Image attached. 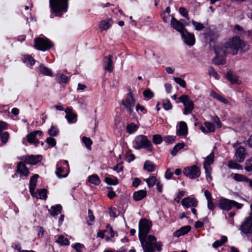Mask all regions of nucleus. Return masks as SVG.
Instances as JSON below:
<instances>
[{
    "label": "nucleus",
    "mask_w": 252,
    "mask_h": 252,
    "mask_svg": "<svg viewBox=\"0 0 252 252\" xmlns=\"http://www.w3.org/2000/svg\"><path fill=\"white\" fill-rule=\"evenodd\" d=\"M249 49L248 45L239 36H234L228 38L223 44L218 46L217 51L220 55H236L239 51L245 52Z\"/></svg>",
    "instance_id": "nucleus-1"
},
{
    "label": "nucleus",
    "mask_w": 252,
    "mask_h": 252,
    "mask_svg": "<svg viewBox=\"0 0 252 252\" xmlns=\"http://www.w3.org/2000/svg\"><path fill=\"white\" fill-rule=\"evenodd\" d=\"M49 4L51 11L56 16L61 17L67 11L68 0H50Z\"/></svg>",
    "instance_id": "nucleus-2"
},
{
    "label": "nucleus",
    "mask_w": 252,
    "mask_h": 252,
    "mask_svg": "<svg viewBox=\"0 0 252 252\" xmlns=\"http://www.w3.org/2000/svg\"><path fill=\"white\" fill-rule=\"evenodd\" d=\"M132 146L135 149L139 150L143 148L149 152H152L153 150L151 141L148 139L146 136L142 134L135 137L132 142Z\"/></svg>",
    "instance_id": "nucleus-3"
},
{
    "label": "nucleus",
    "mask_w": 252,
    "mask_h": 252,
    "mask_svg": "<svg viewBox=\"0 0 252 252\" xmlns=\"http://www.w3.org/2000/svg\"><path fill=\"white\" fill-rule=\"evenodd\" d=\"M141 242L144 252H156L154 246L157 239L153 235H147L146 237L139 238Z\"/></svg>",
    "instance_id": "nucleus-4"
},
{
    "label": "nucleus",
    "mask_w": 252,
    "mask_h": 252,
    "mask_svg": "<svg viewBox=\"0 0 252 252\" xmlns=\"http://www.w3.org/2000/svg\"><path fill=\"white\" fill-rule=\"evenodd\" d=\"M203 35L206 42L210 45L214 44L219 36L218 31L213 26H209L205 28Z\"/></svg>",
    "instance_id": "nucleus-5"
},
{
    "label": "nucleus",
    "mask_w": 252,
    "mask_h": 252,
    "mask_svg": "<svg viewBox=\"0 0 252 252\" xmlns=\"http://www.w3.org/2000/svg\"><path fill=\"white\" fill-rule=\"evenodd\" d=\"M53 46L52 42L48 38L37 37L34 39V47L40 51H45Z\"/></svg>",
    "instance_id": "nucleus-6"
},
{
    "label": "nucleus",
    "mask_w": 252,
    "mask_h": 252,
    "mask_svg": "<svg viewBox=\"0 0 252 252\" xmlns=\"http://www.w3.org/2000/svg\"><path fill=\"white\" fill-rule=\"evenodd\" d=\"M152 226V223L146 219H142L139 222V238L146 237Z\"/></svg>",
    "instance_id": "nucleus-7"
},
{
    "label": "nucleus",
    "mask_w": 252,
    "mask_h": 252,
    "mask_svg": "<svg viewBox=\"0 0 252 252\" xmlns=\"http://www.w3.org/2000/svg\"><path fill=\"white\" fill-rule=\"evenodd\" d=\"M181 102L185 106L183 113L184 115H188L192 112L194 108L193 101L186 94L182 95L178 98L177 103Z\"/></svg>",
    "instance_id": "nucleus-8"
},
{
    "label": "nucleus",
    "mask_w": 252,
    "mask_h": 252,
    "mask_svg": "<svg viewBox=\"0 0 252 252\" xmlns=\"http://www.w3.org/2000/svg\"><path fill=\"white\" fill-rule=\"evenodd\" d=\"M243 206V204L239 203L235 201L225 198H221L219 204L220 208L225 210H229L233 207H235L237 209H241Z\"/></svg>",
    "instance_id": "nucleus-9"
},
{
    "label": "nucleus",
    "mask_w": 252,
    "mask_h": 252,
    "mask_svg": "<svg viewBox=\"0 0 252 252\" xmlns=\"http://www.w3.org/2000/svg\"><path fill=\"white\" fill-rule=\"evenodd\" d=\"M135 100L133 97L131 92L128 93L125 99L122 101V104L125 106L129 114L132 115L133 112V107L135 105Z\"/></svg>",
    "instance_id": "nucleus-10"
},
{
    "label": "nucleus",
    "mask_w": 252,
    "mask_h": 252,
    "mask_svg": "<svg viewBox=\"0 0 252 252\" xmlns=\"http://www.w3.org/2000/svg\"><path fill=\"white\" fill-rule=\"evenodd\" d=\"M184 174L190 179H195L199 177L200 171L198 167L194 165L186 167L183 170Z\"/></svg>",
    "instance_id": "nucleus-11"
},
{
    "label": "nucleus",
    "mask_w": 252,
    "mask_h": 252,
    "mask_svg": "<svg viewBox=\"0 0 252 252\" xmlns=\"http://www.w3.org/2000/svg\"><path fill=\"white\" fill-rule=\"evenodd\" d=\"M181 34L183 41L185 44L190 46H192L194 44L195 39L193 33L189 32L186 29Z\"/></svg>",
    "instance_id": "nucleus-12"
},
{
    "label": "nucleus",
    "mask_w": 252,
    "mask_h": 252,
    "mask_svg": "<svg viewBox=\"0 0 252 252\" xmlns=\"http://www.w3.org/2000/svg\"><path fill=\"white\" fill-rule=\"evenodd\" d=\"M20 159L27 164H35L41 160L42 156L41 155L23 156Z\"/></svg>",
    "instance_id": "nucleus-13"
},
{
    "label": "nucleus",
    "mask_w": 252,
    "mask_h": 252,
    "mask_svg": "<svg viewBox=\"0 0 252 252\" xmlns=\"http://www.w3.org/2000/svg\"><path fill=\"white\" fill-rule=\"evenodd\" d=\"M241 231L243 233H252V214L241 225Z\"/></svg>",
    "instance_id": "nucleus-14"
},
{
    "label": "nucleus",
    "mask_w": 252,
    "mask_h": 252,
    "mask_svg": "<svg viewBox=\"0 0 252 252\" xmlns=\"http://www.w3.org/2000/svg\"><path fill=\"white\" fill-rule=\"evenodd\" d=\"M181 204L187 208L190 207H196L197 205L198 201L193 196H190L184 198L182 200Z\"/></svg>",
    "instance_id": "nucleus-15"
},
{
    "label": "nucleus",
    "mask_w": 252,
    "mask_h": 252,
    "mask_svg": "<svg viewBox=\"0 0 252 252\" xmlns=\"http://www.w3.org/2000/svg\"><path fill=\"white\" fill-rule=\"evenodd\" d=\"M247 154L246 149L243 146L239 147L236 150L235 155V159L239 162H243Z\"/></svg>",
    "instance_id": "nucleus-16"
},
{
    "label": "nucleus",
    "mask_w": 252,
    "mask_h": 252,
    "mask_svg": "<svg viewBox=\"0 0 252 252\" xmlns=\"http://www.w3.org/2000/svg\"><path fill=\"white\" fill-rule=\"evenodd\" d=\"M171 25L174 29L182 33L186 29L185 25L180 21L177 20L175 17H172L171 21Z\"/></svg>",
    "instance_id": "nucleus-17"
},
{
    "label": "nucleus",
    "mask_w": 252,
    "mask_h": 252,
    "mask_svg": "<svg viewBox=\"0 0 252 252\" xmlns=\"http://www.w3.org/2000/svg\"><path fill=\"white\" fill-rule=\"evenodd\" d=\"M17 172L20 174V177L21 178H23V177L26 178L30 173V172L26 167L25 164L22 162H19L17 166Z\"/></svg>",
    "instance_id": "nucleus-18"
},
{
    "label": "nucleus",
    "mask_w": 252,
    "mask_h": 252,
    "mask_svg": "<svg viewBox=\"0 0 252 252\" xmlns=\"http://www.w3.org/2000/svg\"><path fill=\"white\" fill-rule=\"evenodd\" d=\"M218 49V46L215 48V52L216 54V57L214 58L212 62L213 63L220 65V64H224L226 63V61L225 60V58L227 56V55H220L218 53L217 50Z\"/></svg>",
    "instance_id": "nucleus-19"
},
{
    "label": "nucleus",
    "mask_w": 252,
    "mask_h": 252,
    "mask_svg": "<svg viewBox=\"0 0 252 252\" xmlns=\"http://www.w3.org/2000/svg\"><path fill=\"white\" fill-rule=\"evenodd\" d=\"M65 118L69 123H74L77 121V114L73 113L71 109L67 107L65 109Z\"/></svg>",
    "instance_id": "nucleus-20"
},
{
    "label": "nucleus",
    "mask_w": 252,
    "mask_h": 252,
    "mask_svg": "<svg viewBox=\"0 0 252 252\" xmlns=\"http://www.w3.org/2000/svg\"><path fill=\"white\" fill-rule=\"evenodd\" d=\"M104 69L107 70L109 72H112L113 70V56L109 55L105 57L104 59Z\"/></svg>",
    "instance_id": "nucleus-21"
},
{
    "label": "nucleus",
    "mask_w": 252,
    "mask_h": 252,
    "mask_svg": "<svg viewBox=\"0 0 252 252\" xmlns=\"http://www.w3.org/2000/svg\"><path fill=\"white\" fill-rule=\"evenodd\" d=\"M39 177V175L37 174H34L31 177L30 181V187L29 189L30 193L32 196L34 195V190L36 186L37 179Z\"/></svg>",
    "instance_id": "nucleus-22"
},
{
    "label": "nucleus",
    "mask_w": 252,
    "mask_h": 252,
    "mask_svg": "<svg viewBox=\"0 0 252 252\" xmlns=\"http://www.w3.org/2000/svg\"><path fill=\"white\" fill-rule=\"evenodd\" d=\"M188 134V126L187 124L183 121L179 123V128L177 130V134L179 136H184Z\"/></svg>",
    "instance_id": "nucleus-23"
},
{
    "label": "nucleus",
    "mask_w": 252,
    "mask_h": 252,
    "mask_svg": "<svg viewBox=\"0 0 252 252\" xmlns=\"http://www.w3.org/2000/svg\"><path fill=\"white\" fill-rule=\"evenodd\" d=\"M191 229L189 225H186L182 227L179 230L174 232L173 235L175 237H179L181 236L187 234Z\"/></svg>",
    "instance_id": "nucleus-24"
},
{
    "label": "nucleus",
    "mask_w": 252,
    "mask_h": 252,
    "mask_svg": "<svg viewBox=\"0 0 252 252\" xmlns=\"http://www.w3.org/2000/svg\"><path fill=\"white\" fill-rule=\"evenodd\" d=\"M147 195V191L145 190L141 189L135 191L133 194V198L136 201L141 200Z\"/></svg>",
    "instance_id": "nucleus-25"
},
{
    "label": "nucleus",
    "mask_w": 252,
    "mask_h": 252,
    "mask_svg": "<svg viewBox=\"0 0 252 252\" xmlns=\"http://www.w3.org/2000/svg\"><path fill=\"white\" fill-rule=\"evenodd\" d=\"M62 210V205L60 204H57L55 206H52L50 209H49V212L52 217H55L61 213Z\"/></svg>",
    "instance_id": "nucleus-26"
},
{
    "label": "nucleus",
    "mask_w": 252,
    "mask_h": 252,
    "mask_svg": "<svg viewBox=\"0 0 252 252\" xmlns=\"http://www.w3.org/2000/svg\"><path fill=\"white\" fill-rule=\"evenodd\" d=\"M63 169L61 165V161L58 162L56 165V171L55 172L56 175L59 178L66 177L67 174H62V173H63Z\"/></svg>",
    "instance_id": "nucleus-27"
},
{
    "label": "nucleus",
    "mask_w": 252,
    "mask_h": 252,
    "mask_svg": "<svg viewBox=\"0 0 252 252\" xmlns=\"http://www.w3.org/2000/svg\"><path fill=\"white\" fill-rule=\"evenodd\" d=\"M27 141L31 144H33L35 146H37L39 141L36 139V135L33 132L28 134L27 136Z\"/></svg>",
    "instance_id": "nucleus-28"
},
{
    "label": "nucleus",
    "mask_w": 252,
    "mask_h": 252,
    "mask_svg": "<svg viewBox=\"0 0 252 252\" xmlns=\"http://www.w3.org/2000/svg\"><path fill=\"white\" fill-rule=\"evenodd\" d=\"M39 71L44 75L52 76L53 73L51 69L45 66L43 64H40L39 66Z\"/></svg>",
    "instance_id": "nucleus-29"
},
{
    "label": "nucleus",
    "mask_w": 252,
    "mask_h": 252,
    "mask_svg": "<svg viewBox=\"0 0 252 252\" xmlns=\"http://www.w3.org/2000/svg\"><path fill=\"white\" fill-rule=\"evenodd\" d=\"M112 24V20L110 19L102 21L99 24V28L103 30H106L110 28Z\"/></svg>",
    "instance_id": "nucleus-30"
},
{
    "label": "nucleus",
    "mask_w": 252,
    "mask_h": 252,
    "mask_svg": "<svg viewBox=\"0 0 252 252\" xmlns=\"http://www.w3.org/2000/svg\"><path fill=\"white\" fill-rule=\"evenodd\" d=\"M56 79L59 84L66 83L69 80L68 77L61 73H58L56 75Z\"/></svg>",
    "instance_id": "nucleus-31"
},
{
    "label": "nucleus",
    "mask_w": 252,
    "mask_h": 252,
    "mask_svg": "<svg viewBox=\"0 0 252 252\" xmlns=\"http://www.w3.org/2000/svg\"><path fill=\"white\" fill-rule=\"evenodd\" d=\"M88 181L95 186L99 185L100 183V180L98 176L96 174L90 175L88 178Z\"/></svg>",
    "instance_id": "nucleus-32"
},
{
    "label": "nucleus",
    "mask_w": 252,
    "mask_h": 252,
    "mask_svg": "<svg viewBox=\"0 0 252 252\" xmlns=\"http://www.w3.org/2000/svg\"><path fill=\"white\" fill-rule=\"evenodd\" d=\"M210 95L212 96L213 98L219 100L220 101L224 104H228L229 103V101L227 99H226L223 96H221L220 95L217 94L216 92L214 91L211 92Z\"/></svg>",
    "instance_id": "nucleus-33"
},
{
    "label": "nucleus",
    "mask_w": 252,
    "mask_h": 252,
    "mask_svg": "<svg viewBox=\"0 0 252 252\" xmlns=\"http://www.w3.org/2000/svg\"><path fill=\"white\" fill-rule=\"evenodd\" d=\"M55 242L61 246H67L69 245V241L68 239L65 238L63 235L59 236Z\"/></svg>",
    "instance_id": "nucleus-34"
},
{
    "label": "nucleus",
    "mask_w": 252,
    "mask_h": 252,
    "mask_svg": "<svg viewBox=\"0 0 252 252\" xmlns=\"http://www.w3.org/2000/svg\"><path fill=\"white\" fill-rule=\"evenodd\" d=\"M144 169L148 172H153L155 170V165L151 161L147 160L144 163Z\"/></svg>",
    "instance_id": "nucleus-35"
},
{
    "label": "nucleus",
    "mask_w": 252,
    "mask_h": 252,
    "mask_svg": "<svg viewBox=\"0 0 252 252\" xmlns=\"http://www.w3.org/2000/svg\"><path fill=\"white\" fill-rule=\"evenodd\" d=\"M214 153L211 152V154L205 158L203 165H210L214 161Z\"/></svg>",
    "instance_id": "nucleus-36"
},
{
    "label": "nucleus",
    "mask_w": 252,
    "mask_h": 252,
    "mask_svg": "<svg viewBox=\"0 0 252 252\" xmlns=\"http://www.w3.org/2000/svg\"><path fill=\"white\" fill-rule=\"evenodd\" d=\"M226 77L227 79L232 83H236L238 81L237 76L231 71L227 72Z\"/></svg>",
    "instance_id": "nucleus-37"
},
{
    "label": "nucleus",
    "mask_w": 252,
    "mask_h": 252,
    "mask_svg": "<svg viewBox=\"0 0 252 252\" xmlns=\"http://www.w3.org/2000/svg\"><path fill=\"white\" fill-rule=\"evenodd\" d=\"M185 146L184 143H179L175 145L173 150L171 152V154L173 156L176 155L178 152L183 149Z\"/></svg>",
    "instance_id": "nucleus-38"
},
{
    "label": "nucleus",
    "mask_w": 252,
    "mask_h": 252,
    "mask_svg": "<svg viewBox=\"0 0 252 252\" xmlns=\"http://www.w3.org/2000/svg\"><path fill=\"white\" fill-rule=\"evenodd\" d=\"M126 131L129 134H132L135 132L138 128V126L134 123H131L126 126Z\"/></svg>",
    "instance_id": "nucleus-39"
},
{
    "label": "nucleus",
    "mask_w": 252,
    "mask_h": 252,
    "mask_svg": "<svg viewBox=\"0 0 252 252\" xmlns=\"http://www.w3.org/2000/svg\"><path fill=\"white\" fill-rule=\"evenodd\" d=\"M145 180L147 182L149 188L153 187L155 185L157 181L156 178L154 176L150 177L149 178L145 179Z\"/></svg>",
    "instance_id": "nucleus-40"
},
{
    "label": "nucleus",
    "mask_w": 252,
    "mask_h": 252,
    "mask_svg": "<svg viewBox=\"0 0 252 252\" xmlns=\"http://www.w3.org/2000/svg\"><path fill=\"white\" fill-rule=\"evenodd\" d=\"M191 23L194 27L195 29L197 31H200L204 29H205V28L203 24L196 22L194 20L191 21Z\"/></svg>",
    "instance_id": "nucleus-41"
},
{
    "label": "nucleus",
    "mask_w": 252,
    "mask_h": 252,
    "mask_svg": "<svg viewBox=\"0 0 252 252\" xmlns=\"http://www.w3.org/2000/svg\"><path fill=\"white\" fill-rule=\"evenodd\" d=\"M82 141L85 144L86 148L88 149H91V145L92 144L93 142L90 138L84 136L82 138Z\"/></svg>",
    "instance_id": "nucleus-42"
},
{
    "label": "nucleus",
    "mask_w": 252,
    "mask_h": 252,
    "mask_svg": "<svg viewBox=\"0 0 252 252\" xmlns=\"http://www.w3.org/2000/svg\"><path fill=\"white\" fill-rule=\"evenodd\" d=\"M228 166L230 168L236 169H242V167L239 164L230 160L228 163Z\"/></svg>",
    "instance_id": "nucleus-43"
},
{
    "label": "nucleus",
    "mask_w": 252,
    "mask_h": 252,
    "mask_svg": "<svg viewBox=\"0 0 252 252\" xmlns=\"http://www.w3.org/2000/svg\"><path fill=\"white\" fill-rule=\"evenodd\" d=\"M48 133L51 136H56L59 133V130L55 126H52L48 130Z\"/></svg>",
    "instance_id": "nucleus-44"
},
{
    "label": "nucleus",
    "mask_w": 252,
    "mask_h": 252,
    "mask_svg": "<svg viewBox=\"0 0 252 252\" xmlns=\"http://www.w3.org/2000/svg\"><path fill=\"white\" fill-rule=\"evenodd\" d=\"M24 62L29 63L31 66L34 65L35 63V60L31 56L27 55L24 57Z\"/></svg>",
    "instance_id": "nucleus-45"
},
{
    "label": "nucleus",
    "mask_w": 252,
    "mask_h": 252,
    "mask_svg": "<svg viewBox=\"0 0 252 252\" xmlns=\"http://www.w3.org/2000/svg\"><path fill=\"white\" fill-rule=\"evenodd\" d=\"M208 73L210 76H212L216 79H219L220 75L217 73V72L213 67H210L208 70Z\"/></svg>",
    "instance_id": "nucleus-46"
},
{
    "label": "nucleus",
    "mask_w": 252,
    "mask_h": 252,
    "mask_svg": "<svg viewBox=\"0 0 252 252\" xmlns=\"http://www.w3.org/2000/svg\"><path fill=\"white\" fill-rule=\"evenodd\" d=\"M245 169L248 172L252 171V157L246 160Z\"/></svg>",
    "instance_id": "nucleus-47"
},
{
    "label": "nucleus",
    "mask_w": 252,
    "mask_h": 252,
    "mask_svg": "<svg viewBox=\"0 0 252 252\" xmlns=\"http://www.w3.org/2000/svg\"><path fill=\"white\" fill-rule=\"evenodd\" d=\"M39 195V198L41 199L45 200L47 198V190L43 189L37 190Z\"/></svg>",
    "instance_id": "nucleus-48"
},
{
    "label": "nucleus",
    "mask_w": 252,
    "mask_h": 252,
    "mask_svg": "<svg viewBox=\"0 0 252 252\" xmlns=\"http://www.w3.org/2000/svg\"><path fill=\"white\" fill-rule=\"evenodd\" d=\"M162 141V138L161 135L155 134L153 136V142L155 144H159Z\"/></svg>",
    "instance_id": "nucleus-49"
},
{
    "label": "nucleus",
    "mask_w": 252,
    "mask_h": 252,
    "mask_svg": "<svg viewBox=\"0 0 252 252\" xmlns=\"http://www.w3.org/2000/svg\"><path fill=\"white\" fill-rule=\"evenodd\" d=\"M233 179L238 182H245V180H247V177L243 175L235 174L233 177Z\"/></svg>",
    "instance_id": "nucleus-50"
},
{
    "label": "nucleus",
    "mask_w": 252,
    "mask_h": 252,
    "mask_svg": "<svg viewBox=\"0 0 252 252\" xmlns=\"http://www.w3.org/2000/svg\"><path fill=\"white\" fill-rule=\"evenodd\" d=\"M9 133L8 132H4L0 134V138L1 139V142L3 144H5L9 138Z\"/></svg>",
    "instance_id": "nucleus-51"
},
{
    "label": "nucleus",
    "mask_w": 252,
    "mask_h": 252,
    "mask_svg": "<svg viewBox=\"0 0 252 252\" xmlns=\"http://www.w3.org/2000/svg\"><path fill=\"white\" fill-rule=\"evenodd\" d=\"M143 95L148 99H151L154 96L153 92L152 91H151L149 89L145 90L143 92Z\"/></svg>",
    "instance_id": "nucleus-52"
},
{
    "label": "nucleus",
    "mask_w": 252,
    "mask_h": 252,
    "mask_svg": "<svg viewBox=\"0 0 252 252\" xmlns=\"http://www.w3.org/2000/svg\"><path fill=\"white\" fill-rule=\"evenodd\" d=\"M105 181L108 185H116L118 184V180L117 178L112 179L109 177H106L105 178Z\"/></svg>",
    "instance_id": "nucleus-53"
},
{
    "label": "nucleus",
    "mask_w": 252,
    "mask_h": 252,
    "mask_svg": "<svg viewBox=\"0 0 252 252\" xmlns=\"http://www.w3.org/2000/svg\"><path fill=\"white\" fill-rule=\"evenodd\" d=\"M174 80L175 82L183 88H185L186 86V83L184 80L179 77H174Z\"/></svg>",
    "instance_id": "nucleus-54"
},
{
    "label": "nucleus",
    "mask_w": 252,
    "mask_h": 252,
    "mask_svg": "<svg viewBox=\"0 0 252 252\" xmlns=\"http://www.w3.org/2000/svg\"><path fill=\"white\" fill-rule=\"evenodd\" d=\"M204 125L205 127L207 128V130L209 132L215 131V128L213 124L210 122H206L204 123Z\"/></svg>",
    "instance_id": "nucleus-55"
},
{
    "label": "nucleus",
    "mask_w": 252,
    "mask_h": 252,
    "mask_svg": "<svg viewBox=\"0 0 252 252\" xmlns=\"http://www.w3.org/2000/svg\"><path fill=\"white\" fill-rule=\"evenodd\" d=\"M163 106L166 110H170L172 108V105L169 99H165L163 101Z\"/></svg>",
    "instance_id": "nucleus-56"
},
{
    "label": "nucleus",
    "mask_w": 252,
    "mask_h": 252,
    "mask_svg": "<svg viewBox=\"0 0 252 252\" xmlns=\"http://www.w3.org/2000/svg\"><path fill=\"white\" fill-rule=\"evenodd\" d=\"M179 11L180 14L183 17L186 18L188 20L189 19L188 16V11L186 8L184 7H180L179 9Z\"/></svg>",
    "instance_id": "nucleus-57"
},
{
    "label": "nucleus",
    "mask_w": 252,
    "mask_h": 252,
    "mask_svg": "<svg viewBox=\"0 0 252 252\" xmlns=\"http://www.w3.org/2000/svg\"><path fill=\"white\" fill-rule=\"evenodd\" d=\"M203 167L205 171L206 177L212 179V177L211 176V168L210 167V165H203Z\"/></svg>",
    "instance_id": "nucleus-58"
},
{
    "label": "nucleus",
    "mask_w": 252,
    "mask_h": 252,
    "mask_svg": "<svg viewBox=\"0 0 252 252\" xmlns=\"http://www.w3.org/2000/svg\"><path fill=\"white\" fill-rule=\"evenodd\" d=\"M76 252H82V249L84 248L83 245L80 243H76L72 246Z\"/></svg>",
    "instance_id": "nucleus-59"
},
{
    "label": "nucleus",
    "mask_w": 252,
    "mask_h": 252,
    "mask_svg": "<svg viewBox=\"0 0 252 252\" xmlns=\"http://www.w3.org/2000/svg\"><path fill=\"white\" fill-rule=\"evenodd\" d=\"M46 142L52 147L56 145L55 139L52 137H48L46 140Z\"/></svg>",
    "instance_id": "nucleus-60"
},
{
    "label": "nucleus",
    "mask_w": 252,
    "mask_h": 252,
    "mask_svg": "<svg viewBox=\"0 0 252 252\" xmlns=\"http://www.w3.org/2000/svg\"><path fill=\"white\" fill-rule=\"evenodd\" d=\"M173 175L172 170L171 169H168L165 173V178L167 179H170L172 178Z\"/></svg>",
    "instance_id": "nucleus-61"
},
{
    "label": "nucleus",
    "mask_w": 252,
    "mask_h": 252,
    "mask_svg": "<svg viewBox=\"0 0 252 252\" xmlns=\"http://www.w3.org/2000/svg\"><path fill=\"white\" fill-rule=\"evenodd\" d=\"M213 122L215 123L218 127H221V122L217 116L214 117L212 119Z\"/></svg>",
    "instance_id": "nucleus-62"
},
{
    "label": "nucleus",
    "mask_w": 252,
    "mask_h": 252,
    "mask_svg": "<svg viewBox=\"0 0 252 252\" xmlns=\"http://www.w3.org/2000/svg\"><path fill=\"white\" fill-rule=\"evenodd\" d=\"M207 207L210 211H213L215 208V205L213 202V200L207 201Z\"/></svg>",
    "instance_id": "nucleus-63"
},
{
    "label": "nucleus",
    "mask_w": 252,
    "mask_h": 252,
    "mask_svg": "<svg viewBox=\"0 0 252 252\" xmlns=\"http://www.w3.org/2000/svg\"><path fill=\"white\" fill-rule=\"evenodd\" d=\"M162 244L161 242H156V244H155V246H154V249H155V248H156V249L158 251L160 252L162 250Z\"/></svg>",
    "instance_id": "nucleus-64"
}]
</instances>
